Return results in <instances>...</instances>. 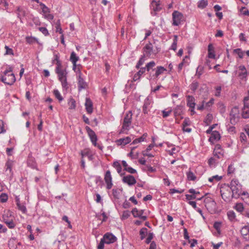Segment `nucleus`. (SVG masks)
I'll return each instance as SVG.
<instances>
[{
    "mask_svg": "<svg viewBox=\"0 0 249 249\" xmlns=\"http://www.w3.org/2000/svg\"><path fill=\"white\" fill-rule=\"evenodd\" d=\"M220 138V135L217 131H213L209 139V141L213 143L214 141H218Z\"/></svg>",
    "mask_w": 249,
    "mask_h": 249,
    "instance_id": "20",
    "label": "nucleus"
},
{
    "mask_svg": "<svg viewBox=\"0 0 249 249\" xmlns=\"http://www.w3.org/2000/svg\"><path fill=\"white\" fill-rule=\"evenodd\" d=\"M103 238L107 244L113 243L117 240L116 237L113 234L109 232L105 233Z\"/></svg>",
    "mask_w": 249,
    "mask_h": 249,
    "instance_id": "14",
    "label": "nucleus"
},
{
    "mask_svg": "<svg viewBox=\"0 0 249 249\" xmlns=\"http://www.w3.org/2000/svg\"><path fill=\"white\" fill-rule=\"evenodd\" d=\"M53 93L55 96V98H57L59 102H61L63 100V98L62 97L60 93L59 92L58 89H54Z\"/></svg>",
    "mask_w": 249,
    "mask_h": 249,
    "instance_id": "44",
    "label": "nucleus"
},
{
    "mask_svg": "<svg viewBox=\"0 0 249 249\" xmlns=\"http://www.w3.org/2000/svg\"><path fill=\"white\" fill-rule=\"evenodd\" d=\"M233 53L238 54L240 58H243L244 52L240 48L234 49L233 50Z\"/></svg>",
    "mask_w": 249,
    "mask_h": 249,
    "instance_id": "48",
    "label": "nucleus"
},
{
    "mask_svg": "<svg viewBox=\"0 0 249 249\" xmlns=\"http://www.w3.org/2000/svg\"><path fill=\"white\" fill-rule=\"evenodd\" d=\"M8 200V195L6 193H2L0 196V200L2 203L6 202Z\"/></svg>",
    "mask_w": 249,
    "mask_h": 249,
    "instance_id": "56",
    "label": "nucleus"
},
{
    "mask_svg": "<svg viewBox=\"0 0 249 249\" xmlns=\"http://www.w3.org/2000/svg\"><path fill=\"white\" fill-rule=\"evenodd\" d=\"M69 109H75L76 107L75 105V101L73 98H71L69 102Z\"/></svg>",
    "mask_w": 249,
    "mask_h": 249,
    "instance_id": "54",
    "label": "nucleus"
},
{
    "mask_svg": "<svg viewBox=\"0 0 249 249\" xmlns=\"http://www.w3.org/2000/svg\"><path fill=\"white\" fill-rule=\"evenodd\" d=\"M85 106L87 113L91 114L93 112V103L89 98L87 97L86 98Z\"/></svg>",
    "mask_w": 249,
    "mask_h": 249,
    "instance_id": "16",
    "label": "nucleus"
},
{
    "mask_svg": "<svg viewBox=\"0 0 249 249\" xmlns=\"http://www.w3.org/2000/svg\"><path fill=\"white\" fill-rule=\"evenodd\" d=\"M208 5V1L207 0H201L197 3V6L201 9H204Z\"/></svg>",
    "mask_w": 249,
    "mask_h": 249,
    "instance_id": "41",
    "label": "nucleus"
},
{
    "mask_svg": "<svg viewBox=\"0 0 249 249\" xmlns=\"http://www.w3.org/2000/svg\"><path fill=\"white\" fill-rule=\"evenodd\" d=\"M199 86V83L196 80H194L189 86L190 89L193 92H195L196 90L197 89Z\"/></svg>",
    "mask_w": 249,
    "mask_h": 249,
    "instance_id": "37",
    "label": "nucleus"
},
{
    "mask_svg": "<svg viewBox=\"0 0 249 249\" xmlns=\"http://www.w3.org/2000/svg\"><path fill=\"white\" fill-rule=\"evenodd\" d=\"M240 232L245 239L249 240V225L243 227L240 230Z\"/></svg>",
    "mask_w": 249,
    "mask_h": 249,
    "instance_id": "22",
    "label": "nucleus"
},
{
    "mask_svg": "<svg viewBox=\"0 0 249 249\" xmlns=\"http://www.w3.org/2000/svg\"><path fill=\"white\" fill-rule=\"evenodd\" d=\"M27 165L33 169H36L37 168V164L34 158L32 156H29L27 161Z\"/></svg>",
    "mask_w": 249,
    "mask_h": 249,
    "instance_id": "25",
    "label": "nucleus"
},
{
    "mask_svg": "<svg viewBox=\"0 0 249 249\" xmlns=\"http://www.w3.org/2000/svg\"><path fill=\"white\" fill-rule=\"evenodd\" d=\"M235 209L238 212H242L244 210L243 205L242 203H237L235 206Z\"/></svg>",
    "mask_w": 249,
    "mask_h": 249,
    "instance_id": "59",
    "label": "nucleus"
},
{
    "mask_svg": "<svg viewBox=\"0 0 249 249\" xmlns=\"http://www.w3.org/2000/svg\"><path fill=\"white\" fill-rule=\"evenodd\" d=\"M239 70L241 71V72L239 73V75L242 76L243 77H246L248 73L246 69V67L244 65H240L239 67Z\"/></svg>",
    "mask_w": 249,
    "mask_h": 249,
    "instance_id": "39",
    "label": "nucleus"
},
{
    "mask_svg": "<svg viewBox=\"0 0 249 249\" xmlns=\"http://www.w3.org/2000/svg\"><path fill=\"white\" fill-rule=\"evenodd\" d=\"M130 215V213L128 211H124L122 214V219H126Z\"/></svg>",
    "mask_w": 249,
    "mask_h": 249,
    "instance_id": "64",
    "label": "nucleus"
},
{
    "mask_svg": "<svg viewBox=\"0 0 249 249\" xmlns=\"http://www.w3.org/2000/svg\"><path fill=\"white\" fill-rule=\"evenodd\" d=\"M154 234L153 232H149L148 233V236L145 240V243L147 244H149L151 242V240L153 238Z\"/></svg>",
    "mask_w": 249,
    "mask_h": 249,
    "instance_id": "58",
    "label": "nucleus"
},
{
    "mask_svg": "<svg viewBox=\"0 0 249 249\" xmlns=\"http://www.w3.org/2000/svg\"><path fill=\"white\" fill-rule=\"evenodd\" d=\"M15 13L17 14V17L19 19L20 22L23 23V18L28 15V11L27 8L23 6H18Z\"/></svg>",
    "mask_w": 249,
    "mask_h": 249,
    "instance_id": "6",
    "label": "nucleus"
},
{
    "mask_svg": "<svg viewBox=\"0 0 249 249\" xmlns=\"http://www.w3.org/2000/svg\"><path fill=\"white\" fill-rule=\"evenodd\" d=\"M186 97L187 106L190 108H195L196 104L195 98L192 95H187Z\"/></svg>",
    "mask_w": 249,
    "mask_h": 249,
    "instance_id": "19",
    "label": "nucleus"
},
{
    "mask_svg": "<svg viewBox=\"0 0 249 249\" xmlns=\"http://www.w3.org/2000/svg\"><path fill=\"white\" fill-rule=\"evenodd\" d=\"M182 107L180 106H177L174 110V114L176 116H179L182 113Z\"/></svg>",
    "mask_w": 249,
    "mask_h": 249,
    "instance_id": "49",
    "label": "nucleus"
},
{
    "mask_svg": "<svg viewBox=\"0 0 249 249\" xmlns=\"http://www.w3.org/2000/svg\"><path fill=\"white\" fill-rule=\"evenodd\" d=\"M173 23L174 26H178L183 20V16L178 11H174L172 13Z\"/></svg>",
    "mask_w": 249,
    "mask_h": 249,
    "instance_id": "7",
    "label": "nucleus"
},
{
    "mask_svg": "<svg viewBox=\"0 0 249 249\" xmlns=\"http://www.w3.org/2000/svg\"><path fill=\"white\" fill-rule=\"evenodd\" d=\"M78 71V88L79 90H81L82 89H86L88 87V84L84 79L81 77L82 73L79 69L77 70Z\"/></svg>",
    "mask_w": 249,
    "mask_h": 249,
    "instance_id": "13",
    "label": "nucleus"
},
{
    "mask_svg": "<svg viewBox=\"0 0 249 249\" xmlns=\"http://www.w3.org/2000/svg\"><path fill=\"white\" fill-rule=\"evenodd\" d=\"M57 73L58 80L67 78V72L66 70H61L59 71H56Z\"/></svg>",
    "mask_w": 249,
    "mask_h": 249,
    "instance_id": "30",
    "label": "nucleus"
},
{
    "mask_svg": "<svg viewBox=\"0 0 249 249\" xmlns=\"http://www.w3.org/2000/svg\"><path fill=\"white\" fill-rule=\"evenodd\" d=\"M188 192L191 194V195L186 194L185 195L186 199L190 201L191 200L195 199H196L197 200H201V199H202V198L204 197V196H201L200 197H196V195H199L200 193L198 191H196L194 189H189L188 190Z\"/></svg>",
    "mask_w": 249,
    "mask_h": 249,
    "instance_id": "9",
    "label": "nucleus"
},
{
    "mask_svg": "<svg viewBox=\"0 0 249 249\" xmlns=\"http://www.w3.org/2000/svg\"><path fill=\"white\" fill-rule=\"evenodd\" d=\"M147 58V57L142 55L135 66L136 68L139 69V68H141V66L143 64Z\"/></svg>",
    "mask_w": 249,
    "mask_h": 249,
    "instance_id": "33",
    "label": "nucleus"
},
{
    "mask_svg": "<svg viewBox=\"0 0 249 249\" xmlns=\"http://www.w3.org/2000/svg\"><path fill=\"white\" fill-rule=\"evenodd\" d=\"M79 57L77 56L74 52H72L71 54L70 60L72 62V64H75L79 60Z\"/></svg>",
    "mask_w": 249,
    "mask_h": 249,
    "instance_id": "32",
    "label": "nucleus"
},
{
    "mask_svg": "<svg viewBox=\"0 0 249 249\" xmlns=\"http://www.w3.org/2000/svg\"><path fill=\"white\" fill-rule=\"evenodd\" d=\"M222 178V176H219L218 175H215L212 177H210L209 178L208 180L211 182H213L214 180L216 181H218L220 180Z\"/></svg>",
    "mask_w": 249,
    "mask_h": 249,
    "instance_id": "51",
    "label": "nucleus"
},
{
    "mask_svg": "<svg viewBox=\"0 0 249 249\" xmlns=\"http://www.w3.org/2000/svg\"><path fill=\"white\" fill-rule=\"evenodd\" d=\"M239 121V113L238 108L234 107L230 113V122L232 124H235Z\"/></svg>",
    "mask_w": 249,
    "mask_h": 249,
    "instance_id": "8",
    "label": "nucleus"
},
{
    "mask_svg": "<svg viewBox=\"0 0 249 249\" xmlns=\"http://www.w3.org/2000/svg\"><path fill=\"white\" fill-rule=\"evenodd\" d=\"M16 203L18 210L21 211L23 213H25L27 212V209L25 205L22 203H20L18 198H16Z\"/></svg>",
    "mask_w": 249,
    "mask_h": 249,
    "instance_id": "29",
    "label": "nucleus"
},
{
    "mask_svg": "<svg viewBox=\"0 0 249 249\" xmlns=\"http://www.w3.org/2000/svg\"><path fill=\"white\" fill-rule=\"evenodd\" d=\"M216 160L213 157H211L208 160V164L211 167H214L216 165Z\"/></svg>",
    "mask_w": 249,
    "mask_h": 249,
    "instance_id": "50",
    "label": "nucleus"
},
{
    "mask_svg": "<svg viewBox=\"0 0 249 249\" xmlns=\"http://www.w3.org/2000/svg\"><path fill=\"white\" fill-rule=\"evenodd\" d=\"M240 11L243 15L249 16V11L245 7H242Z\"/></svg>",
    "mask_w": 249,
    "mask_h": 249,
    "instance_id": "61",
    "label": "nucleus"
},
{
    "mask_svg": "<svg viewBox=\"0 0 249 249\" xmlns=\"http://www.w3.org/2000/svg\"><path fill=\"white\" fill-rule=\"evenodd\" d=\"M208 57L214 59L215 57L214 48L212 44H209L208 47Z\"/></svg>",
    "mask_w": 249,
    "mask_h": 249,
    "instance_id": "24",
    "label": "nucleus"
},
{
    "mask_svg": "<svg viewBox=\"0 0 249 249\" xmlns=\"http://www.w3.org/2000/svg\"><path fill=\"white\" fill-rule=\"evenodd\" d=\"M40 5L41 6L42 12L44 13H49L50 12L49 9L44 3H40Z\"/></svg>",
    "mask_w": 249,
    "mask_h": 249,
    "instance_id": "63",
    "label": "nucleus"
},
{
    "mask_svg": "<svg viewBox=\"0 0 249 249\" xmlns=\"http://www.w3.org/2000/svg\"><path fill=\"white\" fill-rule=\"evenodd\" d=\"M177 42H178V36L177 35H175L174 36L173 42L171 45V49L174 51H176L177 49Z\"/></svg>",
    "mask_w": 249,
    "mask_h": 249,
    "instance_id": "47",
    "label": "nucleus"
},
{
    "mask_svg": "<svg viewBox=\"0 0 249 249\" xmlns=\"http://www.w3.org/2000/svg\"><path fill=\"white\" fill-rule=\"evenodd\" d=\"M132 120V112L131 110L128 111L124 115L122 128L119 134L124 133L125 130H128L131 124Z\"/></svg>",
    "mask_w": 249,
    "mask_h": 249,
    "instance_id": "4",
    "label": "nucleus"
},
{
    "mask_svg": "<svg viewBox=\"0 0 249 249\" xmlns=\"http://www.w3.org/2000/svg\"><path fill=\"white\" fill-rule=\"evenodd\" d=\"M153 53V48L151 42L147 43L142 49V55L149 58Z\"/></svg>",
    "mask_w": 249,
    "mask_h": 249,
    "instance_id": "10",
    "label": "nucleus"
},
{
    "mask_svg": "<svg viewBox=\"0 0 249 249\" xmlns=\"http://www.w3.org/2000/svg\"><path fill=\"white\" fill-rule=\"evenodd\" d=\"M12 69L9 67L8 69L6 70L3 74L0 76V80L5 84L8 85H13L15 81L16 78L14 73L12 72Z\"/></svg>",
    "mask_w": 249,
    "mask_h": 249,
    "instance_id": "2",
    "label": "nucleus"
},
{
    "mask_svg": "<svg viewBox=\"0 0 249 249\" xmlns=\"http://www.w3.org/2000/svg\"><path fill=\"white\" fill-rule=\"evenodd\" d=\"M151 101L148 98H146L144 101V103L142 106V112L144 114H147L150 111L151 108L150 107Z\"/></svg>",
    "mask_w": 249,
    "mask_h": 249,
    "instance_id": "18",
    "label": "nucleus"
},
{
    "mask_svg": "<svg viewBox=\"0 0 249 249\" xmlns=\"http://www.w3.org/2000/svg\"><path fill=\"white\" fill-rule=\"evenodd\" d=\"M242 116L243 118L247 119L249 118V104H244V107L242 108Z\"/></svg>",
    "mask_w": 249,
    "mask_h": 249,
    "instance_id": "21",
    "label": "nucleus"
},
{
    "mask_svg": "<svg viewBox=\"0 0 249 249\" xmlns=\"http://www.w3.org/2000/svg\"><path fill=\"white\" fill-rule=\"evenodd\" d=\"M204 67L201 66H198L197 68L196 75L197 76L198 78H200L201 75L203 73Z\"/></svg>",
    "mask_w": 249,
    "mask_h": 249,
    "instance_id": "42",
    "label": "nucleus"
},
{
    "mask_svg": "<svg viewBox=\"0 0 249 249\" xmlns=\"http://www.w3.org/2000/svg\"><path fill=\"white\" fill-rule=\"evenodd\" d=\"M165 71H166V69L163 67L158 66L155 70V73L153 76L157 78L160 75L163 74Z\"/></svg>",
    "mask_w": 249,
    "mask_h": 249,
    "instance_id": "26",
    "label": "nucleus"
},
{
    "mask_svg": "<svg viewBox=\"0 0 249 249\" xmlns=\"http://www.w3.org/2000/svg\"><path fill=\"white\" fill-rule=\"evenodd\" d=\"M26 41L29 44H33L35 42L38 43V39L35 37L27 36L25 38Z\"/></svg>",
    "mask_w": 249,
    "mask_h": 249,
    "instance_id": "35",
    "label": "nucleus"
},
{
    "mask_svg": "<svg viewBox=\"0 0 249 249\" xmlns=\"http://www.w3.org/2000/svg\"><path fill=\"white\" fill-rule=\"evenodd\" d=\"M56 32H59L60 34H63V31L61 27L60 20H58L56 22Z\"/></svg>",
    "mask_w": 249,
    "mask_h": 249,
    "instance_id": "53",
    "label": "nucleus"
},
{
    "mask_svg": "<svg viewBox=\"0 0 249 249\" xmlns=\"http://www.w3.org/2000/svg\"><path fill=\"white\" fill-rule=\"evenodd\" d=\"M220 194L222 199L227 202H230L234 198L229 184H224L220 190Z\"/></svg>",
    "mask_w": 249,
    "mask_h": 249,
    "instance_id": "3",
    "label": "nucleus"
},
{
    "mask_svg": "<svg viewBox=\"0 0 249 249\" xmlns=\"http://www.w3.org/2000/svg\"><path fill=\"white\" fill-rule=\"evenodd\" d=\"M139 69L140 70L137 72H136L133 76V80L134 81H136L139 80L140 79L141 76L145 72L144 68L142 67Z\"/></svg>",
    "mask_w": 249,
    "mask_h": 249,
    "instance_id": "27",
    "label": "nucleus"
},
{
    "mask_svg": "<svg viewBox=\"0 0 249 249\" xmlns=\"http://www.w3.org/2000/svg\"><path fill=\"white\" fill-rule=\"evenodd\" d=\"M160 1H156L155 0H153L151 3V8L155 11V12H159L161 9V7L160 6Z\"/></svg>",
    "mask_w": 249,
    "mask_h": 249,
    "instance_id": "23",
    "label": "nucleus"
},
{
    "mask_svg": "<svg viewBox=\"0 0 249 249\" xmlns=\"http://www.w3.org/2000/svg\"><path fill=\"white\" fill-rule=\"evenodd\" d=\"M59 80L60 81V82L61 83L62 88L64 89H67L68 88V82H67V78L60 79Z\"/></svg>",
    "mask_w": 249,
    "mask_h": 249,
    "instance_id": "52",
    "label": "nucleus"
},
{
    "mask_svg": "<svg viewBox=\"0 0 249 249\" xmlns=\"http://www.w3.org/2000/svg\"><path fill=\"white\" fill-rule=\"evenodd\" d=\"M85 129L88 134V136H89L90 139L92 143L94 146H96L97 144L96 142L97 141V137L95 133L88 126H86Z\"/></svg>",
    "mask_w": 249,
    "mask_h": 249,
    "instance_id": "11",
    "label": "nucleus"
},
{
    "mask_svg": "<svg viewBox=\"0 0 249 249\" xmlns=\"http://www.w3.org/2000/svg\"><path fill=\"white\" fill-rule=\"evenodd\" d=\"M112 166L116 169L117 172L119 174H120L121 175H122V174H121L122 166L118 161H114Z\"/></svg>",
    "mask_w": 249,
    "mask_h": 249,
    "instance_id": "36",
    "label": "nucleus"
},
{
    "mask_svg": "<svg viewBox=\"0 0 249 249\" xmlns=\"http://www.w3.org/2000/svg\"><path fill=\"white\" fill-rule=\"evenodd\" d=\"M213 156L216 157L217 159H220L223 156V150L222 151H213Z\"/></svg>",
    "mask_w": 249,
    "mask_h": 249,
    "instance_id": "55",
    "label": "nucleus"
},
{
    "mask_svg": "<svg viewBox=\"0 0 249 249\" xmlns=\"http://www.w3.org/2000/svg\"><path fill=\"white\" fill-rule=\"evenodd\" d=\"M156 66V63L154 61H152L149 63H148L145 67H143L145 69V71H149L151 70L152 71H154L155 69H153V68Z\"/></svg>",
    "mask_w": 249,
    "mask_h": 249,
    "instance_id": "34",
    "label": "nucleus"
},
{
    "mask_svg": "<svg viewBox=\"0 0 249 249\" xmlns=\"http://www.w3.org/2000/svg\"><path fill=\"white\" fill-rule=\"evenodd\" d=\"M131 141V139L130 137H126L125 138H121L117 140L115 142L118 146L123 145L124 146L126 144L130 143Z\"/></svg>",
    "mask_w": 249,
    "mask_h": 249,
    "instance_id": "17",
    "label": "nucleus"
},
{
    "mask_svg": "<svg viewBox=\"0 0 249 249\" xmlns=\"http://www.w3.org/2000/svg\"><path fill=\"white\" fill-rule=\"evenodd\" d=\"M131 213L134 217H140L143 214L144 210L139 211L136 208H135L132 209Z\"/></svg>",
    "mask_w": 249,
    "mask_h": 249,
    "instance_id": "28",
    "label": "nucleus"
},
{
    "mask_svg": "<svg viewBox=\"0 0 249 249\" xmlns=\"http://www.w3.org/2000/svg\"><path fill=\"white\" fill-rule=\"evenodd\" d=\"M230 189L233 195L234 198L237 199L240 195H245L246 193L242 191V185L236 179H233L229 184Z\"/></svg>",
    "mask_w": 249,
    "mask_h": 249,
    "instance_id": "1",
    "label": "nucleus"
},
{
    "mask_svg": "<svg viewBox=\"0 0 249 249\" xmlns=\"http://www.w3.org/2000/svg\"><path fill=\"white\" fill-rule=\"evenodd\" d=\"M147 137V134L146 133H144L141 137L139 138L135 139L131 144H136L138 143L143 142L145 140L146 137Z\"/></svg>",
    "mask_w": 249,
    "mask_h": 249,
    "instance_id": "31",
    "label": "nucleus"
},
{
    "mask_svg": "<svg viewBox=\"0 0 249 249\" xmlns=\"http://www.w3.org/2000/svg\"><path fill=\"white\" fill-rule=\"evenodd\" d=\"M123 181L124 183H127L129 186L133 185L136 183V180L135 178L132 175H127L124 176L123 178Z\"/></svg>",
    "mask_w": 249,
    "mask_h": 249,
    "instance_id": "15",
    "label": "nucleus"
},
{
    "mask_svg": "<svg viewBox=\"0 0 249 249\" xmlns=\"http://www.w3.org/2000/svg\"><path fill=\"white\" fill-rule=\"evenodd\" d=\"M38 30L45 36L49 35V32L46 27H39Z\"/></svg>",
    "mask_w": 249,
    "mask_h": 249,
    "instance_id": "60",
    "label": "nucleus"
},
{
    "mask_svg": "<svg viewBox=\"0 0 249 249\" xmlns=\"http://www.w3.org/2000/svg\"><path fill=\"white\" fill-rule=\"evenodd\" d=\"M104 180L107 184L106 188L107 190L110 189L113 186V183L112 178L111 175V172L109 170L106 171L105 174Z\"/></svg>",
    "mask_w": 249,
    "mask_h": 249,
    "instance_id": "12",
    "label": "nucleus"
},
{
    "mask_svg": "<svg viewBox=\"0 0 249 249\" xmlns=\"http://www.w3.org/2000/svg\"><path fill=\"white\" fill-rule=\"evenodd\" d=\"M227 215L229 220L231 221L235 220V213L232 211H230L227 213Z\"/></svg>",
    "mask_w": 249,
    "mask_h": 249,
    "instance_id": "43",
    "label": "nucleus"
},
{
    "mask_svg": "<svg viewBox=\"0 0 249 249\" xmlns=\"http://www.w3.org/2000/svg\"><path fill=\"white\" fill-rule=\"evenodd\" d=\"M14 161L12 160H8L5 164L6 171L9 170L10 172L11 173L12 172V169Z\"/></svg>",
    "mask_w": 249,
    "mask_h": 249,
    "instance_id": "40",
    "label": "nucleus"
},
{
    "mask_svg": "<svg viewBox=\"0 0 249 249\" xmlns=\"http://www.w3.org/2000/svg\"><path fill=\"white\" fill-rule=\"evenodd\" d=\"M205 206L207 210L211 213H214L216 209V203L213 199L210 197H206L204 200Z\"/></svg>",
    "mask_w": 249,
    "mask_h": 249,
    "instance_id": "5",
    "label": "nucleus"
},
{
    "mask_svg": "<svg viewBox=\"0 0 249 249\" xmlns=\"http://www.w3.org/2000/svg\"><path fill=\"white\" fill-rule=\"evenodd\" d=\"M147 233V229L146 228H142L140 231V235H141V239L143 240L145 238Z\"/></svg>",
    "mask_w": 249,
    "mask_h": 249,
    "instance_id": "46",
    "label": "nucleus"
},
{
    "mask_svg": "<svg viewBox=\"0 0 249 249\" xmlns=\"http://www.w3.org/2000/svg\"><path fill=\"white\" fill-rule=\"evenodd\" d=\"M213 119V117L212 114L209 113L207 115L204 122L207 125H209L212 122Z\"/></svg>",
    "mask_w": 249,
    "mask_h": 249,
    "instance_id": "45",
    "label": "nucleus"
},
{
    "mask_svg": "<svg viewBox=\"0 0 249 249\" xmlns=\"http://www.w3.org/2000/svg\"><path fill=\"white\" fill-rule=\"evenodd\" d=\"M5 224L10 229H14L16 226V224L12 219L9 221H5Z\"/></svg>",
    "mask_w": 249,
    "mask_h": 249,
    "instance_id": "57",
    "label": "nucleus"
},
{
    "mask_svg": "<svg viewBox=\"0 0 249 249\" xmlns=\"http://www.w3.org/2000/svg\"><path fill=\"white\" fill-rule=\"evenodd\" d=\"M90 152H91L90 150L88 149H85L83 151H82L81 152L82 159H83L84 157H85V156L88 157Z\"/></svg>",
    "mask_w": 249,
    "mask_h": 249,
    "instance_id": "62",
    "label": "nucleus"
},
{
    "mask_svg": "<svg viewBox=\"0 0 249 249\" xmlns=\"http://www.w3.org/2000/svg\"><path fill=\"white\" fill-rule=\"evenodd\" d=\"M187 179L189 181H194L196 179V177L191 171H189L186 173Z\"/></svg>",
    "mask_w": 249,
    "mask_h": 249,
    "instance_id": "38",
    "label": "nucleus"
}]
</instances>
